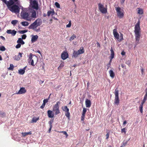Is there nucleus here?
<instances>
[{
	"mask_svg": "<svg viewBox=\"0 0 147 147\" xmlns=\"http://www.w3.org/2000/svg\"><path fill=\"white\" fill-rule=\"evenodd\" d=\"M64 65L63 63H61L60 65L59 66L58 68V69L59 70H60V69H62V68L64 66Z\"/></svg>",
	"mask_w": 147,
	"mask_h": 147,
	"instance_id": "33",
	"label": "nucleus"
},
{
	"mask_svg": "<svg viewBox=\"0 0 147 147\" xmlns=\"http://www.w3.org/2000/svg\"><path fill=\"white\" fill-rule=\"evenodd\" d=\"M32 38L31 39V41L32 42H35L37 40V35L34 36L33 35H31Z\"/></svg>",
	"mask_w": 147,
	"mask_h": 147,
	"instance_id": "18",
	"label": "nucleus"
},
{
	"mask_svg": "<svg viewBox=\"0 0 147 147\" xmlns=\"http://www.w3.org/2000/svg\"><path fill=\"white\" fill-rule=\"evenodd\" d=\"M68 54L67 52H63L61 55V57L62 59L63 60H65L68 58Z\"/></svg>",
	"mask_w": 147,
	"mask_h": 147,
	"instance_id": "13",
	"label": "nucleus"
},
{
	"mask_svg": "<svg viewBox=\"0 0 147 147\" xmlns=\"http://www.w3.org/2000/svg\"><path fill=\"white\" fill-rule=\"evenodd\" d=\"M63 110L66 112L69 111V109L67 108V106H65L63 108Z\"/></svg>",
	"mask_w": 147,
	"mask_h": 147,
	"instance_id": "28",
	"label": "nucleus"
},
{
	"mask_svg": "<svg viewBox=\"0 0 147 147\" xmlns=\"http://www.w3.org/2000/svg\"><path fill=\"white\" fill-rule=\"evenodd\" d=\"M116 10L117 13V16L119 18H122L123 17L124 13L123 12V10L121 9L119 7H117L116 8Z\"/></svg>",
	"mask_w": 147,
	"mask_h": 147,
	"instance_id": "6",
	"label": "nucleus"
},
{
	"mask_svg": "<svg viewBox=\"0 0 147 147\" xmlns=\"http://www.w3.org/2000/svg\"><path fill=\"white\" fill-rule=\"evenodd\" d=\"M127 142H125V143H123V145H122L123 146H125L126 144H127Z\"/></svg>",
	"mask_w": 147,
	"mask_h": 147,
	"instance_id": "63",
	"label": "nucleus"
},
{
	"mask_svg": "<svg viewBox=\"0 0 147 147\" xmlns=\"http://www.w3.org/2000/svg\"><path fill=\"white\" fill-rule=\"evenodd\" d=\"M85 114L82 113L81 117H84L85 116Z\"/></svg>",
	"mask_w": 147,
	"mask_h": 147,
	"instance_id": "62",
	"label": "nucleus"
},
{
	"mask_svg": "<svg viewBox=\"0 0 147 147\" xmlns=\"http://www.w3.org/2000/svg\"><path fill=\"white\" fill-rule=\"evenodd\" d=\"M109 73L110 76L112 78H113L115 76L113 70H111L109 71Z\"/></svg>",
	"mask_w": 147,
	"mask_h": 147,
	"instance_id": "22",
	"label": "nucleus"
},
{
	"mask_svg": "<svg viewBox=\"0 0 147 147\" xmlns=\"http://www.w3.org/2000/svg\"><path fill=\"white\" fill-rule=\"evenodd\" d=\"M43 103H45V105L46 103L48 102V100L47 99H45L44 100Z\"/></svg>",
	"mask_w": 147,
	"mask_h": 147,
	"instance_id": "50",
	"label": "nucleus"
},
{
	"mask_svg": "<svg viewBox=\"0 0 147 147\" xmlns=\"http://www.w3.org/2000/svg\"><path fill=\"white\" fill-rule=\"evenodd\" d=\"M32 54L30 53L28 59V63L32 66H34L33 60L32 59Z\"/></svg>",
	"mask_w": 147,
	"mask_h": 147,
	"instance_id": "11",
	"label": "nucleus"
},
{
	"mask_svg": "<svg viewBox=\"0 0 147 147\" xmlns=\"http://www.w3.org/2000/svg\"><path fill=\"white\" fill-rule=\"evenodd\" d=\"M55 5L56 7L58 8H59L60 7V5L59 4L58 2H56L55 3Z\"/></svg>",
	"mask_w": 147,
	"mask_h": 147,
	"instance_id": "40",
	"label": "nucleus"
},
{
	"mask_svg": "<svg viewBox=\"0 0 147 147\" xmlns=\"http://www.w3.org/2000/svg\"><path fill=\"white\" fill-rule=\"evenodd\" d=\"M84 48L83 47H81L80 49L77 51L78 52L79 55L84 53Z\"/></svg>",
	"mask_w": 147,
	"mask_h": 147,
	"instance_id": "17",
	"label": "nucleus"
},
{
	"mask_svg": "<svg viewBox=\"0 0 147 147\" xmlns=\"http://www.w3.org/2000/svg\"><path fill=\"white\" fill-rule=\"evenodd\" d=\"M18 21L17 20H13L11 22V23L13 26H15L16 24L18 22Z\"/></svg>",
	"mask_w": 147,
	"mask_h": 147,
	"instance_id": "29",
	"label": "nucleus"
},
{
	"mask_svg": "<svg viewBox=\"0 0 147 147\" xmlns=\"http://www.w3.org/2000/svg\"><path fill=\"white\" fill-rule=\"evenodd\" d=\"M5 47L3 46H1L0 47V50L1 51H4L5 50Z\"/></svg>",
	"mask_w": 147,
	"mask_h": 147,
	"instance_id": "36",
	"label": "nucleus"
},
{
	"mask_svg": "<svg viewBox=\"0 0 147 147\" xmlns=\"http://www.w3.org/2000/svg\"><path fill=\"white\" fill-rule=\"evenodd\" d=\"M39 83L41 84L42 83H43L44 82V81H41L40 80H39Z\"/></svg>",
	"mask_w": 147,
	"mask_h": 147,
	"instance_id": "57",
	"label": "nucleus"
},
{
	"mask_svg": "<svg viewBox=\"0 0 147 147\" xmlns=\"http://www.w3.org/2000/svg\"><path fill=\"white\" fill-rule=\"evenodd\" d=\"M98 9L100 11L103 13H105L107 12V9L104 7L102 4L99 3L98 4Z\"/></svg>",
	"mask_w": 147,
	"mask_h": 147,
	"instance_id": "8",
	"label": "nucleus"
},
{
	"mask_svg": "<svg viewBox=\"0 0 147 147\" xmlns=\"http://www.w3.org/2000/svg\"><path fill=\"white\" fill-rule=\"evenodd\" d=\"M109 132H108L106 135V139H108L109 137Z\"/></svg>",
	"mask_w": 147,
	"mask_h": 147,
	"instance_id": "48",
	"label": "nucleus"
},
{
	"mask_svg": "<svg viewBox=\"0 0 147 147\" xmlns=\"http://www.w3.org/2000/svg\"><path fill=\"white\" fill-rule=\"evenodd\" d=\"M61 132L63 133L66 136V137H67L68 136L67 132L65 131H62Z\"/></svg>",
	"mask_w": 147,
	"mask_h": 147,
	"instance_id": "46",
	"label": "nucleus"
},
{
	"mask_svg": "<svg viewBox=\"0 0 147 147\" xmlns=\"http://www.w3.org/2000/svg\"><path fill=\"white\" fill-rule=\"evenodd\" d=\"M26 92V90L24 87H21L19 90L16 94H24Z\"/></svg>",
	"mask_w": 147,
	"mask_h": 147,
	"instance_id": "12",
	"label": "nucleus"
},
{
	"mask_svg": "<svg viewBox=\"0 0 147 147\" xmlns=\"http://www.w3.org/2000/svg\"><path fill=\"white\" fill-rule=\"evenodd\" d=\"M73 57H74L75 58L77 57L79 55V54L78 53V52L77 51H74L73 54Z\"/></svg>",
	"mask_w": 147,
	"mask_h": 147,
	"instance_id": "24",
	"label": "nucleus"
},
{
	"mask_svg": "<svg viewBox=\"0 0 147 147\" xmlns=\"http://www.w3.org/2000/svg\"><path fill=\"white\" fill-rule=\"evenodd\" d=\"M17 33V32L15 30H12L11 32V35L13 36H14Z\"/></svg>",
	"mask_w": 147,
	"mask_h": 147,
	"instance_id": "31",
	"label": "nucleus"
},
{
	"mask_svg": "<svg viewBox=\"0 0 147 147\" xmlns=\"http://www.w3.org/2000/svg\"><path fill=\"white\" fill-rule=\"evenodd\" d=\"M126 63L128 64H129L130 63V61H128L126 62Z\"/></svg>",
	"mask_w": 147,
	"mask_h": 147,
	"instance_id": "61",
	"label": "nucleus"
},
{
	"mask_svg": "<svg viewBox=\"0 0 147 147\" xmlns=\"http://www.w3.org/2000/svg\"><path fill=\"white\" fill-rule=\"evenodd\" d=\"M71 21H69V24H67V25H66V27H67V28H69L71 27Z\"/></svg>",
	"mask_w": 147,
	"mask_h": 147,
	"instance_id": "41",
	"label": "nucleus"
},
{
	"mask_svg": "<svg viewBox=\"0 0 147 147\" xmlns=\"http://www.w3.org/2000/svg\"><path fill=\"white\" fill-rule=\"evenodd\" d=\"M1 38L3 40H5V38L3 37V36H0Z\"/></svg>",
	"mask_w": 147,
	"mask_h": 147,
	"instance_id": "53",
	"label": "nucleus"
},
{
	"mask_svg": "<svg viewBox=\"0 0 147 147\" xmlns=\"http://www.w3.org/2000/svg\"><path fill=\"white\" fill-rule=\"evenodd\" d=\"M110 51H111V60L114 58V52L112 49V47H111V49Z\"/></svg>",
	"mask_w": 147,
	"mask_h": 147,
	"instance_id": "23",
	"label": "nucleus"
},
{
	"mask_svg": "<svg viewBox=\"0 0 147 147\" xmlns=\"http://www.w3.org/2000/svg\"><path fill=\"white\" fill-rule=\"evenodd\" d=\"M143 100H147V94H146L144 97Z\"/></svg>",
	"mask_w": 147,
	"mask_h": 147,
	"instance_id": "47",
	"label": "nucleus"
},
{
	"mask_svg": "<svg viewBox=\"0 0 147 147\" xmlns=\"http://www.w3.org/2000/svg\"><path fill=\"white\" fill-rule=\"evenodd\" d=\"M140 21H138L135 27V43L136 46L139 43V40L141 36V29L140 27Z\"/></svg>",
	"mask_w": 147,
	"mask_h": 147,
	"instance_id": "1",
	"label": "nucleus"
},
{
	"mask_svg": "<svg viewBox=\"0 0 147 147\" xmlns=\"http://www.w3.org/2000/svg\"><path fill=\"white\" fill-rule=\"evenodd\" d=\"M143 106L140 105V106L139 107L140 110V111L141 113H143Z\"/></svg>",
	"mask_w": 147,
	"mask_h": 147,
	"instance_id": "39",
	"label": "nucleus"
},
{
	"mask_svg": "<svg viewBox=\"0 0 147 147\" xmlns=\"http://www.w3.org/2000/svg\"><path fill=\"white\" fill-rule=\"evenodd\" d=\"M17 42L18 43L22 45H24L25 43L24 42L21 38H19L18 39V40H17Z\"/></svg>",
	"mask_w": 147,
	"mask_h": 147,
	"instance_id": "19",
	"label": "nucleus"
},
{
	"mask_svg": "<svg viewBox=\"0 0 147 147\" xmlns=\"http://www.w3.org/2000/svg\"><path fill=\"white\" fill-rule=\"evenodd\" d=\"M76 36L74 34H73L70 38L69 40H72L74 39V38H76Z\"/></svg>",
	"mask_w": 147,
	"mask_h": 147,
	"instance_id": "32",
	"label": "nucleus"
},
{
	"mask_svg": "<svg viewBox=\"0 0 147 147\" xmlns=\"http://www.w3.org/2000/svg\"><path fill=\"white\" fill-rule=\"evenodd\" d=\"M48 115L49 117L52 118L54 117V114L52 111L51 110H48L47 111Z\"/></svg>",
	"mask_w": 147,
	"mask_h": 147,
	"instance_id": "15",
	"label": "nucleus"
},
{
	"mask_svg": "<svg viewBox=\"0 0 147 147\" xmlns=\"http://www.w3.org/2000/svg\"><path fill=\"white\" fill-rule=\"evenodd\" d=\"M127 123V121H124L123 122V125H125Z\"/></svg>",
	"mask_w": 147,
	"mask_h": 147,
	"instance_id": "58",
	"label": "nucleus"
},
{
	"mask_svg": "<svg viewBox=\"0 0 147 147\" xmlns=\"http://www.w3.org/2000/svg\"><path fill=\"white\" fill-rule=\"evenodd\" d=\"M26 37V34H24L22 36V39H25Z\"/></svg>",
	"mask_w": 147,
	"mask_h": 147,
	"instance_id": "45",
	"label": "nucleus"
},
{
	"mask_svg": "<svg viewBox=\"0 0 147 147\" xmlns=\"http://www.w3.org/2000/svg\"><path fill=\"white\" fill-rule=\"evenodd\" d=\"M49 124L50 125V127H52L51 121H49Z\"/></svg>",
	"mask_w": 147,
	"mask_h": 147,
	"instance_id": "54",
	"label": "nucleus"
},
{
	"mask_svg": "<svg viewBox=\"0 0 147 147\" xmlns=\"http://www.w3.org/2000/svg\"><path fill=\"white\" fill-rule=\"evenodd\" d=\"M125 0H120L121 3V4L123 3Z\"/></svg>",
	"mask_w": 147,
	"mask_h": 147,
	"instance_id": "55",
	"label": "nucleus"
},
{
	"mask_svg": "<svg viewBox=\"0 0 147 147\" xmlns=\"http://www.w3.org/2000/svg\"><path fill=\"white\" fill-rule=\"evenodd\" d=\"M37 121V118L33 117L31 121V123H35Z\"/></svg>",
	"mask_w": 147,
	"mask_h": 147,
	"instance_id": "37",
	"label": "nucleus"
},
{
	"mask_svg": "<svg viewBox=\"0 0 147 147\" xmlns=\"http://www.w3.org/2000/svg\"><path fill=\"white\" fill-rule=\"evenodd\" d=\"M42 23V21L40 19H37V26L40 25Z\"/></svg>",
	"mask_w": 147,
	"mask_h": 147,
	"instance_id": "30",
	"label": "nucleus"
},
{
	"mask_svg": "<svg viewBox=\"0 0 147 147\" xmlns=\"http://www.w3.org/2000/svg\"><path fill=\"white\" fill-rule=\"evenodd\" d=\"M126 129L125 128H124L123 129H122L121 130V133H123L124 132L125 134L126 132Z\"/></svg>",
	"mask_w": 147,
	"mask_h": 147,
	"instance_id": "42",
	"label": "nucleus"
},
{
	"mask_svg": "<svg viewBox=\"0 0 147 147\" xmlns=\"http://www.w3.org/2000/svg\"><path fill=\"white\" fill-rule=\"evenodd\" d=\"M121 67L124 68H125V66L123 64H122L121 65Z\"/></svg>",
	"mask_w": 147,
	"mask_h": 147,
	"instance_id": "60",
	"label": "nucleus"
},
{
	"mask_svg": "<svg viewBox=\"0 0 147 147\" xmlns=\"http://www.w3.org/2000/svg\"><path fill=\"white\" fill-rule=\"evenodd\" d=\"M85 105L86 107H90L91 105V102L90 100L88 99H86L85 101Z\"/></svg>",
	"mask_w": 147,
	"mask_h": 147,
	"instance_id": "14",
	"label": "nucleus"
},
{
	"mask_svg": "<svg viewBox=\"0 0 147 147\" xmlns=\"http://www.w3.org/2000/svg\"><path fill=\"white\" fill-rule=\"evenodd\" d=\"M141 71L142 74H143V72H144V69H143L142 68L141 69Z\"/></svg>",
	"mask_w": 147,
	"mask_h": 147,
	"instance_id": "56",
	"label": "nucleus"
},
{
	"mask_svg": "<svg viewBox=\"0 0 147 147\" xmlns=\"http://www.w3.org/2000/svg\"><path fill=\"white\" fill-rule=\"evenodd\" d=\"M45 105V103H43L42 104V105L40 106V107L41 109H43Z\"/></svg>",
	"mask_w": 147,
	"mask_h": 147,
	"instance_id": "51",
	"label": "nucleus"
},
{
	"mask_svg": "<svg viewBox=\"0 0 147 147\" xmlns=\"http://www.w3.org/2000/svg\"><path fill=\"white\" fill-rule=\"evenodd\" d=\"M22 54L21 53H19L18 55L15 56L14 59L18 61L20 60V58L22 57Z\"/></svg>",
	"mask_w": 147,
	"mask_h": 147,
	"instance_id": "16",
	"label": "nucleus"
},
{
	"mask_svg": "<svg viewBox=\"0 0 147 147\" xmlns=\"http://www.w3.org/2000/svg\"><path fill=\"white\" fill-rule=\"evenodd\" d=\"M21 16L23 19H27L29 16L28 13L25 10H23L21 12Z\"/></svg>",
	"mask_w": 147,
	"mask_h": 147,
	"instance_id": "9",
	"label": "nucleus"
},
{
	"mask_svg": "<svg viewBox=\"0 0 147 147\" xmlns=\"http://www.w3.org/2000/svg\"><path fill=\"white\" fill-rule=\"evenodd\" d=\"M119 90L118 88H117L115 90L114 94L115 98L114 99V103L115 104L118 105L119 102Z\"/></svg>",
	"mask_w": 147,
	"mask_h": 147,
	"instance_id": "4",
	"label": "nucleus"
},
{
	"mask_svg": "<svg viewBox=\"0 0 147 147\" xmlns=\"http://www.w3.org/2000/svg\"><path fill=\"white\" fill-rule=\"evenodd\" d=\"M37 27V20H36L35 22L32 24L28 28L29 29H33L35 31L36 30V28Z\"/></svg>",
	"mask_w": 147,
	"mask_h": 147,
	"instance_id": "10",
	"label": "nucleus"
},
{
	"mask_svg": "<svg viewBox=\"0 0 147 147\" xmlns=\"http://www.w3.org/2000/svg\"><path fill=\"white\" fill-rule=\"evenodd\" d=\"M26 67H24L23 69H20L18 70L19 74L21 75H23L24 74L25 72V69Z\"/></svg>",
	"mask_w": 147,
	"mask_h": 147,
	"instance_id": "20",
	"label": "nucleus"
},
{
	"mask_svg": "<svg viewBox=\"0 0 147 147\" xmlns=\"http://www.w3.org/2000/svg\"><path fill=\"white\" fill-rule=\"evenodd\" d=\"M65 115H66L67 117L68 118V119H69L70 115V113H69V111H68V112H67V113H66Z\"/></svg>",
	"mask_w": 147,
	"mask_h": 147,
	"instance_id": "35",
	"label": "nucleus"
},
{
	"mask_svg": "<svg viewBox=\"0 0 147 147\" xmlns=\"http://www.w3.org/2000/svg\"><path fill=\"white\" fill-rule=\"evenodd\" d=\"M9 9L13 12L18 13L19 12L20 9L18 5H14L10 8Z\"/></svg>",
	"mask_w": 147,
	"mask_h": 147,
	"instance_id": "7",
	"label": "nucleus"
},
{
	"mask_svg": "<svg viewBox=\"0 0 147 147\" xmlns=\"http://www.w3.org/2000/svg\"><path fill=\"white\" fill-rule=\"evenodd\" d=\"M113 33L115 38L119 42H121L123 40V34H121L119 37V34L117 32V29H115L113 30Z\"/></svg>",
	"mask_w": 147,
	"mask_h": 147,
	"instance_id": "3",
	"label": "nucleus"
},
{
	"mask_svg": "<svg viewBox=\"0 0 147 147\" xmlns=\"http://www.w3.org/2000/svg\"><path fill=\"white\" fill-rule=\"evenodd\" d=\"M22 136L24 137L28 135L31 134L32 132L31 131H29L28 132H22Z\"/></svg>",
	"mask_w": 147,
	"mask_h": 147,
	"instance_id": "21",
	"label": "nucleus"
},
{
	"mask_svg": "<svg viewBox=\"0 0 147 147\" xmlns=\"http://www.w3.org/2000/svg\"><path fill=\"white\" fill-rule=\"evenodd\" d=\"M138 13L140 14H142L143 13V10L142 9L140 8H138Z\"/></svg>",
	"mask_w": 147,
	"mask_h": 147,
	"instance_id": "27",
	"label": "nucleus"
},
{
	"mask_svg": "<svg viewBox=\"0 0 147 147\" xmlns=\"http://www.w3.org/2000/svg\"><path fill=\"white\" fill-rule=\"evenodd\" d=\"M55 13V12L54 11H48L47 13V14L48 16H49L51 14L52 15H53Z\"/></svg>",
	"mask_w": 147,
	"mask_h": 147,
	"instance_id": "25",
	"label": "nucleus"
},
{
	"mask_svg": "<svg viewBox=\"0 0 147 147\" xmlns=\"http://www.w3.org/2000/svg\"><path fill=\"white\" fill-rule=\"evenodd\" d=\"M21 46V44H20L18 43V44L16 46V47L17 49H18L20 48Z\"/></svg>",
	"mask_w": 147,
	"mask_h": 147,
	"instance_id": "43",
	"label": "nucleus"
},
{
	"mask_svg": "<svg viewBox=\"0 0 147 147\" xmlns=\"http://www.w3.org/2000/svg\"><path fill=\"white\" fill-rule=\"evenodd\" d=\"M87 111V109L86 108H84L83 109L82 113L85 114Z\"/></svg>",
	"mask_w": 147,
	"mask_h": 147,
	"instance_id": "44",
	"label": "nucleus"
},
{
	"mask_svg": "<svg viewBox=\"0 0 147 147\" xmlns=\"http://www.w3.org/2000/svg\"><path fill=\"white\" fill-rule=\"evenodd\" d=\"M146 101V100H143L142 103L141 105H142L143 106V105L144 104V103H145V102Z\"/></svg>",
	"mask_w": 147,
	"mask_h": 147,
	"instance_id": "52",
	"label": "nucleus"
},
{
	"mask_svg": "<svg viewBox=\"0 0 147 147\" xmlns=\"http://www.w3.org/2000/svg\"><path fill=\"white\" fill-rule=\"evenodd\" d=\"M125 53L123 51H122L121 53V54L122 55H125Z\"/></svg>",
	"mask_w": 147,
	"mask_h": 147,
	"instance_id": "59",
	"label": "nucleus"
},
{
	"mask_svg": "<svg viewBox=\"0 0 147 147\" xmlns=\"http://www.w3.org/2000/svg\"><path fill=\"white\" fill-rule=\"evenodd\" d=\"M30 0L29 11L32 13L31 17L32 18H35L36 17V11H37V1L35 0Z\"/></svg>",
	"mask_w": 147,
	"mask_h": 147,
	"instance_id": "2",
	"label": "nucleus"
},
{
	"mask_svg": "<svg viewBox=\"0 0 147 147\" xmlns=\"http://www.w3.org/2000/svg\"><path fill=\"white\" fill-rule=\"evenodd\" d=\"M19 32L20 33V34H24L26 32H27V30H20V31H19Z\"/></svg>",
	"mask_w": 147,
	"mask_h": 147,
	"instance_id": "38",
	"label": "nucleus"
},
{
	"mask_svg": "<svg viewBox=\"0 0 147 147\" xmlns=\"http://www.w3.org/2000/svg\"><path fill=\"white\" fill-rule=\"evenodd\" d=\"M12 30H7V32L8 34H11Z\"/></svg>",
	"mask_w": 147,
	"mask_h": 147,
	"instance_id": "49",
	"label": "nucleus"
},
{
	"mask_svg": "<svg viewBox=\"0 0 147 147\" xmlns=\"http://www.w3.org/2000/svg\"><path fill=\"white\" fill-rule=\"evenodd\" d=\"M60 103L59 101H58L55 104L53 108V111L55 112V114L57 115L60 113L59 110V105Z\"/></svg>",
	"mask_w": 147,
	"mask_h": 147,
	"instance_id": "5",
	"label": "nucleus"
},
{
	"mask_svg": "<svg viewBox=\"0 0 147 147\" xmlns=\"http://www.w3.org/2000/svg\"><path fill=\"white\" fill-rule=\"evenodd\" d=\"M96 44H97V45L98 47H100V44L99 43V42H97Z\"/></svg>",
	"mask_w": 147,
	"mask_h": 147,
	"instance_id": "64",
	"label": "nucleus"
},
{
	"mask_svg": "<svg viewBox=\"0 0 147 147\" xmlns=\"http://www.w3.org/2000/svg\"><path fill=\"white\" fill-rule=\"evenodd\" d=\"M21 24H22V25H23V26H28V24L29 23L28 22L25 21L22 22L21 23Z\"/></svg>",
	"mask_w": 147,
	"mask_h": 147,
	"instance_id": "26",
	"label": "nucleus"
},
{
	"mask_svg": "<svg viewBox=\"0 0 147 147\" xmlns=\"http://www.w3.org/2000/svg\"><path fill=\"white\" fill-rule=\"evenodd\" d=\"M14 68V66L13 64H11L10 65V67L9 68V69L11 70H13Z\"/></svg>",
	"mask_w": 147,
	"mask_h": 147,
	"instance_id": "34",
	"label": "nucleus"
}]
</instances>
